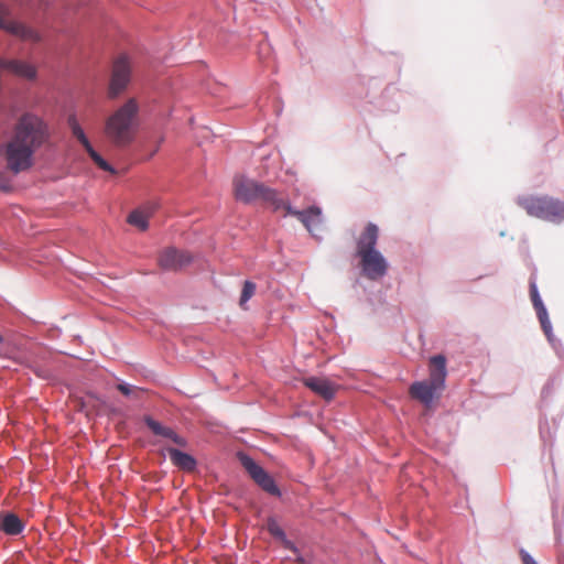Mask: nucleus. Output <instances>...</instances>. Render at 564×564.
Returning a JSON list of instances; mask_svg holds the SVG:
<instances>
[{"label":"nucleus","mask_w":564,"mask_h":564,"mask_svg":"<svg viewBox=\"0 0 564 564\" xmlns=\"http://www.w3.org/2000/svg\"><path fill=\"white\" fill-rule=\"evenodd\" d=\"M530 297H531L533 307L536 312L538 318L540 321L541 327H542L544 334L547 336V338L551 339L552 325L549 319L547 311L540 297L534 279L530 280Z\"/></svg>","instance_id":"obj_13"},{"label":"nucleus","mask_w":564,"mask_h":564,"mask_svg":"<svg viewBox=\"0 0 564 564\" xmlns=\"http://www.w3.org/2000/svg\"><path fill=\"white\" fill-rule=\"evenodd\" d=\"M167 453L173 465L185 471H193L196 468V459L176 448H167Z\"/></svg>","instance_id":"obj_17"},{"label":"nucleus","mask_w":564,"mask_h":564,"mask_svg":"<svg viewBox=\"0 0 564 564\" xmlns=\"http://www.w3.org/2000/svg\"><path fill=\"white\" fill-rule=\"evenodd\" d=\"M267 530L273 538L280 540L285 549L291 550L293 552L297 551L294 543L286 539L283 529L279 525L278 521L274 518L268 519Z\"/></svg>","instance_id":"obj_18"},{"label":"nucleus","mask_w":564,"mask_h":564,"mask_svg":"<svg viewBox=\"0 0 564 564\" xmlns=\"http://www.w3.org/2000/svg\"><path fill=\"white\" fill-rule=\"evenodd\" d=\"M144 423L154 435L171 440L174 444L181 447H185L187 445L186 440L180 436L173 429L161 424L151 416H145Z\"/></svg>","instance_id":"obj_15"},{"label":"nucleus","mask_w":564,"mask_h":564,"mask_svg":"<svg viewBox=\"0 0 564 564\" xmlns=\"http://www.w3.org/2000/svg\"><path fill=\"white\" fill-rule=\"evenodd\" d=\"M446 359L437 355L430 360V377L427 380L417 381L411 384L410 394L425 405H430L435 398H438L445 388Z\"/></svg>","instance_id":"obj_5"},{"label":"nucleus","mask_w":564,"mask_h":564,"mask_svg":"<svg viewBox=\"0 0 564 564\" xmlns=\"http://www.w3.org/2000/svg\"><path fill=\"white\" fill-rule=\"evenodd\" d=\"M522 564H538L536 561L524 550H520Z\"/></svg>","instance_id":"obj_26"},{"label":"nucleus","mask_w":564,"mask_h":564,"mask_svg":"<svg viewBox=\"0 0 564 564\" xmlns=\"http://www.w3.org/2000/svg\"><path fill=\"white\" fill-rule=\"evenodd\" d=\"M379 238V228L369 223L357 239V256L360 259L362 274L371 281L383 278L389 269L387 259L376 249Z\"/></svg>","instance_id":"obj_2"},{"label":"nucleus","mask_w":564,"mask_h":564,"mask_svg":"<svg viewBox=\"0 0 564 564\" xmlns=\"http://www.w3.org/2000/svg\"><path fill=\"white\" fill-rule=\"evenodd\" d=\"M24 529L22 520L12 512L0 514V530L8 535H18Z\"/></svg>","instance_id":"obj_16"},{"label":"nucleus","mask_w":564,"mask_h":564,"mask_svg":"<svg viewBox=\"0 0 564 564\" xmlns=\"http://www.w3.org/2000/svg\"><path fill=\"white\" fill-rule=\"evenodd\" d=\"M10 14L9 7L0 1V29L9 32L10 34H13L24 41H32V42H39L41 40L40 34L26 26L23 23L8 20L7 18Z\"/></svg>","instance_id":"obj_9"},{"label":"nucleus","mask_w":564,"mask_h":564,"mask_svg":"<svg viewBox=\"0 0 564 564\" xmlns=\"http://www.w3.org/2000/svg\"><path fill=\"white\" fill-rule=\"evenodd\" d=\"M50 140V131L43 119L24 113L17 121L11 139L4 145L7 169L13 174L33 166L34 153Z\"/></svg>","instance_id":"obj_1"},{"label":"nucleus","mask_w":564,"mask_h":564,"mask_svg":"<svg viewBox=\"0 0 564 564\" xmlns=\"http://www.w3.org/2000/svg\"><path fill=\"white\" fill-rule=\"evenodd\" d=\"M117 389L124 395H130L133 391H139L138 388L129 386L127 383H119Z\"/></svg>","instance_id":"obj_25"},{"label":"nucleus","mask_w":564,"mask_h":564,"mask_svg":"<svg viewBox=\"0 0 564 564\" xmlns=\"http://www.w3.org/2000/svg\"><path fill=\"white\" fill-rule=\"evenodd\" d=\"M138 112V101L130 98L106 120L105 134L115 145L126 147L133 140Z\"/></svg>","instance_id":"obj_3"},{"label":"nucleus","mask_w":564,"mask_h":564,"mask_svg":"<svg viewBox=\"0 0 564 564\" xmlns=\"http://www.w3.org/2000/svg\"><path fill=\"white\" fill-rule=\"evenodd\" d=\"M158 208H159V204L155 202H151V203L145 204L141 208H139V210H144L147 216L150 218L155 213V210Z\"/></svg>","instance_id":"obj_23"},{"label":"nucleus","mask_w":564,"mask_h":564,"mask_svg":"<svg viewBox=\"0 0 564 564\" xmlns=\"http://www.w3.org/2000/svg\"><path fill=\"white\" fill-rule=\"evenodd\" d=\"M131 74L132 65L130 58L127 55L118 56L112 64L108 88L109 98L115 99L127 89L131 80Z\"/></svg>","instance_id":"obj_7"},{"label":"nucleus","mask_w":564,"mask_h":564,"mask_svg":"<svg viewBox=\"0 0 564 564\" xmlns=\"http://www.w3.org/2000/svg\"><path fill=\"white\" fill-rule=\"evenodd\" d=\"M86 152L99 169L110 173H116L113 167L107 161H105L102 156L97 151H95L93 147L88 148Z\"/></svg>","instance_id":"obj_21"},{"label":"nucleus","mask_w":564,"mask_h":564,"mask_svg":"<svg viewBox=\"0 0 564 564\" xmlns=\"http://www.w3.org/2000/svg\"><path fill=\"white\" fill-rule=\"evenodd\" d=\"M192 261V257L188 252L177 250L175 248H167L164 250L159 258V264L162 269L169 271H176Z\"/></svg>","instance_id":"obj_11"},{"label":"nucleus","mask_w":564,"mask_h":564,"mask_svg":"<svg viewBox=\"0 0 564 564\" xmlns=\"http://www.w3.org/2000/svg\"><path fill=\"white\" fill-rule=\"evenodd\" d=\"M232 185L235 198L239 202L250 204L260 200L274 213L280 212L282 206H284L283 197L280 193L263 183L245 176H236Z\"/></svg>","instance_id":"obj_4"},{"label":"nucleus","mask_w":564,"mask_h":564,"mask_svg":"<svg viewBox=\"0 0 564 564\" xmlns=\"http://www.w3.org/2000/svg\"><path fill=\"white\" fill-rule=\"evenodd\" d=\"M148 220H149V217L147 216L144 210H139V208L131 212L130 215L128 216V223L142 231L148 229V227H149Z\"/></svg>","instance_id":"obj_20"},{"label":"nucleus","mask_w":564,"mask_h":564,"mask_svg":"<svg viewBox=\"0 0 564 564\" xmlns=\"http://www.w3.org/2000/svg\"><path fill=\"white\" fill-rule=\"evenodd\" d=\"M67 121H68V126L72 130L73 135L80 142V144L85 148V150L90 148L91 144H90L88 138L86 137L84 130L79 126L76 117L69 116Z\"/></svg>","instance_id":"obj_19"},{"label":"nucleus","mask_w":564,"mask_h":564,"mask_svg":"<svg viewBox=\"0 0 564 564\" xmlns=\"http://www.w3.org/2000/svg\"><path fill=\"white\" fill-rule=\"evenodd\" d=\"M11 188V181L6 177L4 173H0V189L2 192H10Z\"/></svg>","instance_id":"obj_24"},{"label":"nucleus","mask_w":564,"mask_h":564,"mask_svg":"<svg viewBox=\"0 0 564 564\" xmlns=\"http://www.w3.org/2000/svg\"><path fill=\"white\" fill-rule=\"evenodd\" d=\"M0 67L26 80H34L37 75L34 65L21 59H0Z\"/></svg>","instance_id":"obj_14"},{"label":"nucleus","mask_w":564,"mask_h":564,"mask_svg":"<svg viewBox=\"0 0 564 564\" xmlns=\"http://www.w3.org/2000/svg\"><path fill=\"white\" fill-rule=\"evenodd\" d=\"M517 204L532 217L552 223H561L564 219V203L547 195L521 196L517 199Z\"/></svg>","instance_id":"obj_6"},{"label":"nucleus","mask_w":564,"mask_h":564,"mask_svg":"<svg viewBox=\"0 0 564 564\" xmlns=\"http://www.w3.org/2000/svg\"><path fill=\"white\" fill-rule=\"evenodd\" d=\"M256 289V284L251 281H246L243 283L240 296V306H243L253 296Z\"/></svg>","instance_id":"obj_22"},{"label":"nucleus","mask_w":564,"mask_h":564,"mask_svg":"<svg viewBox=\"0 0 564 564\" xmlns=\"http://www.w3.org/2000/svg\"><path fill=\"white\" fill-rule=\"evenodd\" d=\"M283 205L281 210L283 212V216L292 215L296 217L310 231L313 232L314 229L321 225L322 223V210L317 206H311L305 210H296L291 207L289 202L283 198Z\"/></svg>","instance_id":"obj_10"},{"label":"nucleus","mask_w":564,"mask_h":564,"mask_svg":"<svg viewBox=\"0 0 564 564\" xmlns=\"http://www.w3.org/2000/svg\"><path fill=\"white\" fill-rule=\"evenodd\" d=\"M237 457L252 480L262 490L272 496H280V489L275 485L273 478L260 465H258L250 456L242 452H239Z\"/></svg>","instance_id":"obj_8"},{"label":"nucleus","mask_w":564,"mask_h":564,"mask_svg":"<svg viewBox=\"0 0 564 564\" xmlns=\"http://www.w3.org/2000/svg\"><path fill=\"white\" fill-rule=\"evenodd\" d=\"M303 384L326 401L334 399L337 392V384L324 377H307Z\"/></svg>","instance_id":"obj_12"},{"label":"nucleus","mask_w":564,"mask_h":564,"mask_svg":"<svg viewBox=\"0 0 564 564\" xmlns=\"http://www.w3.org/2000/svg\"><path fill=\"white\" fill-rule=\"evenodd\" d=\"M2 69H3V68H2V67H0V72H1Z\"/></svg>","instance_id":"obj_27"}]
</instances>
